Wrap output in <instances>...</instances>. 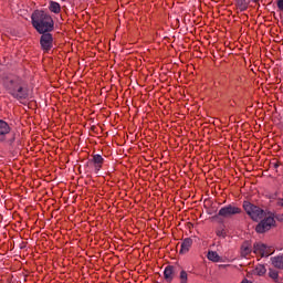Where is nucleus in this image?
Returning a JSON list of instances; mask_svg holds the SVG:
<instances>
[{
    "label": "nucleus",
    "instance_id": "2eb2a0df",
    "mask_svg": "<svg viewBox=\"0 0 283 283\" xmlns=\"http://www.w3.org/2000/svg\"><path fill=\"white\" fill-rule=\"evenodd\" d=\"M49 10L54 14H59L61 12V4L56 1H51L49 6Z\"/></svg>",
    "mask_w": 283,
    "mask_h": 283
},
{
    "label": "nucleus",
    "instance_id": "20e7f679",
    "mask_svg": "<svg viewBox=\"0 0 283 283\" xmlns=\"http://www.w3.org/2000/svg\"><path fill=\"white\" fill-rule=\"evenodd\" d=\"M274 227H276V221L275 217L272 214L261 219V221L255 227V231L256 233H266V231H271V229H274Z\"/></svg>",
    "mask_w": 283,
    "mask_h": 283
},
{
    "label": "nucleus",
    "instance_id": "9d476101",
    "mask_svg": "<svg viewBox=\"0 0 283 283\" xmlns=\"http://www.w3.org/2000/svg\"><path fill=\"white\" fill-rule=\"evenodd\" d=\"M93 163L95 165V174H98V171L103 169V163H105V159L103 158V156L96 154L93 156Z\"/></svg>",
    "mask_w": 283,
    "mask_h": 283
},
{
    "label": "nucleus",
    "instance_id": "1a4fd4ad",
    "mask_svg": "<svg viewBox=\"0 0 283 283\" xmlns=\"http://www.w3.org/2000/svg\"><path fill=\"white\" fill-rule=\"evenodd\" d=\"M10 132V125L6 120L0 119V140H6V136H8Z\"/></svg>",
    "mask_w": 283,
    "mask_h": 283
},
{
    "label": "nucleus",
    "instance_id": "5701e85b",
    "mask_svg": "<svg viewBox=\"0 0 283 283\" xmlns=\"http://www.w3.org/2000/svg\"><path fill=\"white\" fill-rule=\"evenodd\" d=\"M252 1V3H259L260 2V0H251Z\"/></svg>",
    "mask_w": 283,
    "mask_h": 283
},
{
    "label": "nucleus",
    "instance_id": "9b49d317",
    "mask_svg": "<svg viewBox=\"0 0 283 283\" xmlns=\"http://www.w3.org/2000/svg\"><path fill=\"white\" fill-rule=\"evenodd\" d=\"M192 244H193V240L191 238H186L181 243L179 253H189V249H191Z\"/></svg>",
    "mask_w": 283,
    "mask_h": 283
},
{
    "label": "nucleus",
    "instance_id": "0eeeda50",
    "mask_svg": "<svg viewBox=\"0 0 283 283\" xmlns=\"http://www.w3.org/2000/svg\"><path fill=\"white\" fill-rule=\"evenodd\" d=\"M180 266L178 265H167L164 270V279L166 282H174V277L178 275Z\"/></svg>",
    "mask_w": 283,
    "mask_h": 283
},
{
    "label": "nucleus",
    "instance_id": "4468645a",
    "mask_svg": "<svg viewBox=\"0 0 283 283\" xmlns=\"http://www.w3.org/2000/svg\"><path fill=\"white\" fill-rule=\"evenodd\" d=\"M251 243H249V241H245L242 245H241V255L242 258H247V255H251Z\"/></svg>",
    "mask_w": 283,
    "mask_h": 283
},
{
    "label": "nucleus",
    "instance_id": "39448f33",
    "mask_svg": "<svg viewBox=\"0 0 283 283\" xmlns=\"http://www.w3.org/2000/svg\"><path fill=\"white\" fill-rule=\"evenodd\" d=\"M242 213V209L235 205H228L226 207H222L218 214L214 216V218H231L233 216H238Z\"/></svg>",
    "mask_w": 283,
    "mask_h": 283
},
{
    "label": "nucleus",
    "instance_id": "aec40b11",
    "mask_svg": "<svg viewBox=\"0 0 283 283\" xmlns=\"http://www.w3.org/2000/svg\"><path fill=\"white\" fill-rule=\"evenodd\" d=\"M276 6H277L279 10H281V12H283V0H277Z\"/></svg>",
    "mask_w": 283,
    "mask_h": 283
},
{
    "label": "nucleus",
    "instance_id": "f03ea898",
    "mask_svg": "<svg viewBox=\"0 0 283 283\" xmlns=\"http://www.w3.org/2000/svg\"><path fill=\"white\" fill-rule=\"evenodd\" d=\"M31 23L39 34L54 32V19L43 10H35L31 14Z\"/></svg>",
    "mask_w": 283,
    "mask_h": 283
},
{
    "label": "nucleus",
    "instance_id": "dca6fc26",
    "mask_svg": "<svg viewBox=\"0 0 283 283\" xmlns=\"http://www.w3.org/2000/svg\"><path fill=\"white\" fill-rule=\"evenodd\" d=\"M268 275L273 282H280V272L277 270L269 269Z\"/></svg>",
    "mask_w": 283,
    "mask_h": 283
},
{
    "label": "nucleus",
    "instance_id": "412c9836",
    "mask_svg": "<svg viewBox=\"0 0 283 283\" xmlns=\"http://www.w3.org/2000/svg\"><path fill=\"white\" fill-rule=\"evenodd\" d=\"M276 207H283V198L277 199Z\"/></svg>",
    "mask_w": 283,
    "mask_h": 283
},
{
    "label": "nucleus",
    "instance_id": "f257e3e1",
    "mask_svg": "<svg viewBox=\"0 0 283 283\" xmlns=\"http://www.w3.org/2000/svg\"><path fill=\"white\" fill-rule=\"evenodd\" d=\"M2 85L7 94L15 101H28L30 98V83H28V78L21 75H6L2 78Z\"/></svg>",
    "mask_w": 283,
    "mask_h": 283
},
{
    "label": "nucleus",
    "instance_id": "6ab92c4d",
    "mask_svg": "<svg viewBox=\"0 0 283 283\" xmlns=\"http://www.w3.org/2000/svg\"><path fill=\"white\" fill-rule=\"evenodd\" d=\"M180 283H187L188 282V274L187 271L181 270L179 275Z\"/></svg>",
    "mask_w": 283,
    "mask_h": 283
},
{
    "label": "nucleus",
    "instance_id": "4be33fe9",
    "mask_svg": "<svg viewBox=\"0 0 283 283\" xmlns=\"http://www.w3.org/2000/svg\"><path fill=\"white\" fill-rule=\"evenodd\" d=\"M273 167H274V169H277V167H280V164L274 163V164H273Z\"/></svg>",
    "mask_w": 283,
    "mask_h": 283
},
{
    "label": "nucleus",
    "instance_id": "b1692460",
    "mask_svg": "<svg viewBox=\"0 0 283 283\" xmlns=\"http://www.w3.org/2000/svg\"><path fill=\"white\" fill-rule=\"evenodd\" d=\"M282 218H283V214H281V216L277 218V220H282Z\"/></svg>",
    "mask_w": 283,
    "mask_h": 283
},
{
    "label": "nucleus",
    "instance_id": "f3484780",
    "mask_svg": "<svg viewBox=\"0 0 283 283\" xmlns=\"http://www.w3.org/2000/svg\"><path fill=\"white\" fill-rule=\"evenodd\" d=\"M207 258L211 262H220V255L216 251H209Z\"/></svg>",
    "mask_w": 283,
    "mask_h": 283
},
{
    "label": "nucleus",
    "instance_id": "7ed1b4c3",
    "mask_svg": "<svg viewBox=\"0 0 283 283\" xmlns=\"http://www.w3.org/2000/svg\"><path fill=\"white\" fill-rule=\"evenodd\" d=\"M243 209L250 216L251 220L254 222H260L265 216V212L262 208L249 202L244 201L243 202Z\"/></svg>",
    "mask_w": 283,
    "mask_h": 283
},
{
    "label": "nucleus",
    "instance_id": "ddd939ff",
    "mask_svg": "<svg viewBox=\"0 0 283 283\" xmlns=\"http://www.w3.org/2000/svg\"><path fill=\"white\" fill-rule=\"evenodd\" d=\"M237 8L240 10V12H245V10H249V4L251 1L249 0H235Z\"/></svg>",
    "mask_w": 283,
    "mask_h": 283
},
{
    "label": "nucleus",
    "instance_id": "a211bd4d",
    "mask_svg": "<svg viewBox=\"0 0 283 283\" xmlns=\"http://www.w3.org/2000/svg\"><path fill=\"white\" fill-rule=\"evenodd\" d=\"M255 273H256V275H260V276L265 275L266 274V266H264L262 264L256 265Z\"/></svg>",
    "mask_w": 283,
    "mask_h": 283
},
{
    "label": "nucleus",
    "instance_id": "423d86ee",
    "mask_svg": "<svg viewBox=\"0 0 283 283\" xmlns=\"http://www.w3.org/2000/svg\"><path fill=\"white\" fill-rule=\"evenodd\" d=\"M40 45L43 52H50L54 48V36L50 32L40 33Z\"/></svg>",
    "mask_w": 283,
    "mask_h": 283
},
{
    "label": "nucleus",
    "instance_id": "f8f14e48",
    "mask_svg": "<svg viewBox=\"0 0 283 283\" xmlns=\"http://www.w3.org/2000/svg\"><path fill=\"white\" fill-rule=\"evenodd\" d=\"M272 265L283 271V254L271 258Z\"/></svg>",
    "mask_w": 283,
    "mask_h": 283
},
{
    "label": "nucleus",
    "instance_id": "6e6552de",
    "mask_svg": "<svg viewBox=\"0 0 283 283\" xmlns=\"http://www.w3.org/2000/svg\"><path fill=\"white\" fill-rule=\"evenodd\" d=\"M253 253H255V255H260V258H269V255H271V249H269L264 243H254Z\"/></svg>",
    "mask_w": 283,
    "mask_h": 283
}]
</instances>
